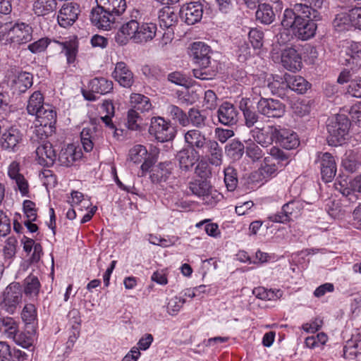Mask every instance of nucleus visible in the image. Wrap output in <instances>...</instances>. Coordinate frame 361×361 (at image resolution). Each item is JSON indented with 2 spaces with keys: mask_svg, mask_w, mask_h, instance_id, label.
<instances>
[{
  "mask_svg": "<svg viewBox=\"0 0 361 361\" xmlns=\"http://www.w3.org/2000/svg\"><path fill=\"white\" fill-rule=\"evenodd\" d=\"M117 16L97 4L91 11L90 18L92 24L99 29L109 30L116 23Z\"/></svg>",
  "mask_w": 361,
  "mask_h": 361,
  "instance_id": "ddd939ff",
  "label": "nucleus"
},
{
  "mask_svg": "<svg viewBox=\"0 0 361 361\" xmlns=\"http://www.w3.org/2000/svg\"><path fill=\"white\" fill-rule=\"evenodd\" d=\"M308 88L309 82L304 78L288 75V90L299 94H303Z\"/></svg>",
  "mask_w": 361,
  "mask_h": 361,
  "instance_id": "5fc2aeb1",
  "label": "nucleus"
},
{
  "mask_svg": "<svg viewBox=\"0 0 361 361\" xmlns=\"http://www.w3.org/2000/svg\"><path fill=\"white\" fill-rule=\"evenodd\" d=\"M267 85L273 94L283 97L288 90V75H286L283 78L276 75L273 76L271 81L268 82Z\"/></svg>",
  "mask_w": 361,
  "mask_h": 361,
  "instance_id": "58836bf2",
  "label": "nucleus"
},
{
  "mask_svg": "<svg viewBox=\"0 0 361 361\" xmlns=\"http://www.w3.org/2000/svg\"><path fill=\"white\" fill-rule=\"evenodd\" d=\"M276 143L286 149H293L300 145V140L296 133L291 130L279 126Z\"/></svg>",
  "mask_w": 361,
  "mask_h": 361,
  "instance_id": "cd10ccee",
  "label": "nucleus"
},
{
  "mask_svg": "<svg viewBox=\"0 0 361 361\" xmlns=\"http://www.w3.org/2000/svg\"><path fill=\"white\" fill-rule=\"evenodd\" d=\"M200 157L207 158L212 165L220 166L223 160V150L216 140L210 139Z\"/></svg>",
  "mask_w": 361,
  "mask_h": 361,
  "instance_id": "a878e982",
  "label": "nucleus"
},
{
  "mask_svg": "<svg viewBox=\"0 0 361 361\" xmlns=\"http://www.w3.org/2000/svg\"><path fill=\"white\" fill-rule=\"evenodd\" d=\"M23 251L26 253L27 267L35 265L39 263L44 255L43 248L39 243H36L32 238L25 235L21 239Z\"/></svg>",
  "mask_w": 361,
  "mask_h": 361,
  "instance_id": "2eb2a0df",
  "label": "nucleus"
},
{
  "mask_svg": "<svg viewBox=\"0 0 361 361\" xmlns=\"http://www.w3.org/2000/svg\"><path fill=\"white\" fill-rule=\"evenodd\" d=\"M36 334V329L32 328L26 329L25 331H17L12 339L16 345L25 348L29 349L32 347L35 341Z\"/></svg>",
  "mask_w": 361,
  "mask_h": 361,
  "instance_id": "4c0bfd02",
  "label": "nucleus"
},
{
  "mask_svg": "<svg viewBox=\"0 0 361 361\" xmlns=\"http://www.w3.org/2000/svg\"><path fill=\"white\" fill-rule=\"evenodd\" d=\"M267 153L270 156L264 157V163L258 170L259 174L262 177L261 180L265 181L276 176L277 165H286L288 164L289 159V155L277 147H271L268 149Z\"/></svg>",
  "mask_w": 361,
  "mask_h": 361,
  "instance_id": "f257e3e1",
  "label": "nucleus"
},
{
  "mask_svg": "<svg viewBox=\"0 0 361 361\" xmlns=\"http://www.w3.org/2000/svg\"><path fill=\"white\" fill-rule=\"evenodd\" d=\"M244 145L238 140H232L225 147L226 154L233 160L240 159L244 154Z\"/></svg>",
  "mask_w": 361,
  "mask_h": 361,
  "instance_id": "864d4df0",
  "label": "nucleus"
},
{
  "mask_svg": "<svg viewBox=\"0 0 361 361\" xmlns=\"http://www.w3.org/2000/svg\"><path fill=\"white\" fill-rule=\"evenodd\" d=\"M82 155L80 149H78L73 145H69L61 150L58 161L61 166L68 167L80 159Z\"/></svg>",
  "mask_w": 361,
  "mask_h": 361,
  "instance_id": "c756f323",
  "label": "nucleus"
},
{
  "mask_svg": "<svg viewBox=\"0 0 361 361\" xmlns=\"http://www.w3.org/2000/svg\"><path fill=\"white\" fill-rule=\"evenodd\" d=\"M112 76L118 84L126 88H130L134 83V75L128 65L123 61L116 63Z\"/></svg>",
  "mask_w": 361,
  "mask_h": 361,
  "instance_id": "b1692460",
  "label": "nucleus"
},
{
  "mask_svg": "<svg viewBox=\"0 0 361 361\" xmlns=\"http://www.w3.org/2000/svg\"><path fill=\"white\" fill-rule=\"evenodd\" d=\"M335 188L338 190L343 195L348 198L350 202H355L357 200V194H354L352 192V187H348V183L345 180L343 182L336 179L334 183Z\"/></svg>",
  "mask_w": 361,
  "mask_h": 361,
  "instance_id": "0e129e2a",
  "label": "nucleus"
},
{
  "mask_svg": "<svg viewBox=\"0 0 361 361\" xmlns=\"http://www.w3.org/2000/svg\"><path fill=\"white\" fill-rule=\"evenodd\" d=\"M238 114L236 107L228 102H223L216 111L218 121L221 124L227 126H231L237 123Z\"/></svg>",
  "mask_w": 361,
  "mask_h": 361,
  "instance_id": "412c9836",
  "label": "nucleus"
},
{
  "mask_svg": "<svg viewBox=\"0 0 361 361\" xmlns=\"http://www.w3.org/2000/svg\"><path fill=\"white\" fill-rule=\"evenodd\" d=\"M23 141V135L16 126H10L1 131L0 147L8 153H16L20 150Z\"/></svg>",
  "mask_w": 361,
  "mask_h": 361,
  "instance_id": "6e6552de",
  "label": "nucleus"
},
{
  "mask_svg": "<svg viewBox=\"0 0 361 361\" xmlns=\"http://www.w3.org/2000/svg\"><path fill=\"white\" fill-rule=\"evenodd\" d=\"M30 131L32 132L30 140L32 142L44 140L54 132L50 127L40 126L39 123L36 121L35 122V127L32 126L30 128Z\"/></svg>",
  "mask_w": 361,
  "mask_h": 361,
  "instance_id": "8fccbe9b",
  "label": "nucleus"
},
{
  "mask_svg": "<svg viewBox=\"0 0 361 361\" xmlns=\"http://www.w3.org/2000/svg\"><path fill=\"white\" fill-rule=\"evenodd\" d=\"M4 30L6 34V42L14 45L26 44L32 38V26L20 20L6 23Z\"/></svg>",
  "mask_w": 361,
  "mask_h": 361,
  "instance_id": "f03ea898",
  "label": "nucleus"
},
{
  "mask_svg": "<svg viewBox=\"0 0 361 361\" xmlns=\"http://www.w3.org/2000/svg\"><path fill=\"white\" fill-rule=\"evenodd\" d=\"M14 82L19 93H25L33 85V75L27 72H20Z\"/></svg>",
  "mask_w": 361,
  "mask_h": 361,
  "instance_id": "49530a36",
  "label": "nucleus"
},
{
  "mask_svg": "<svg viewBox=\"0 0 361 361\" xmlns=\"http://www.w3.org/2000/svg\"><path fill=\"white\" fill-rule=\"evenodd\" d=\"M142 118L138 112H135V109H130L127 114L126 126L132 130H140L142 123Z\"/></svg>",
  "mask_w": 361,
  "mask_h": 361,
  "instance_id": "69168bd1",
  "label": "nucleus"
},
{
  "mask_svg": "<svg viewBox=\"0 0 361 361\" xmlns=\"http://www.w3.org/2000/svg\"><path fill=\"white\" fill-rule=\"evenodd\" d=\"M210 47L202 42L192 43L190 49V56L194 62L200 66L207 67L210 64Z\"/></svg>",
  "mask_w": 361,
  "mask_h": 361,
  "instance_id": "aec40b11",
  "label": "nucleus"
},
{
  "mask_svg": "<svg viewBox=\"0 0 361 361\" xmlns=\"http://www.w3.org/2000/svg\"><path fill=\"white\" fill-rule=\"evenodd\" d=\"M139 23L136 19H130L123 23L115 35V42L120 46L127 44L130 39L136 43L135 35L139 29Z\"/></svg>",
  "mask_w": 361,
  "mask_h": 361,
  "instance_id": "f3484780",
  "label": "nucleus"
},
{
  "mask_svg": "<svg viewBox=\"0 0 361 361\" xmlns=\"http://www.w3.org/2000/svg\"><path fill=\"white\" fill-rule=\"evenodd\" d=\"M279 126L276 125L267 126L264 128L256 127L251 130L254 140L264 147L271 145L273 142H276L279 133Z\"/></svg>",
  "mask_w": 361,
  "mask_h": 361,
  "instance_id": "dca6fc26",
  "label": "nucleus"
},
{
  "mask_svg": "<svg viewBox=\"0 0 361 361\" xmlns=\"http://www.w3.org/2000/svg\"><path fill=\"white\" fill-rule=\"evenodd\" d=\"M224 183L227 190L230 192L234 191L238 183L236 170L228 166L224 169Z\"/></svg>",
  "mask_w": 361,
  "mask_h": 361,
  "instance_id": "13d9d810",
  "label": "nucleus"
},
{
  "mask_svg": "<svg viewBox=\"0 0 361 361\" xmlns=\"http://www.w3.org/2000/svg\"><path fill=\"white\" fill-rule=\"evenodd\" d=\"M361 354V341H348L343 347V356L347 359H354Z\"/></svg>",
  "mask_w": 361,
  "mask_h": 361,
  "instance_id": "4d7b16f0",
  "label": "nucleus"
},
{
  "mask_svg": "<svg viewBox=\"0 0 361 361\" xmlns=\"http://www.w3.org/2000/svg\"><path fill=\"white\" fill-rule=\"evenodd\" d=\"M314 164L320 170L322 180L331 182L336 176L337 166L335 157L329 152H317Z\"/></svg>",
  "mask_w": 361,
  "mask_h": 361,
  "instance_id": "1a4fd4ad",
  "label": "nucleus"
},
{
  "mask_svg": "<svg viewBox=\"0 0 361 361\" xmlns=\"http://www.w3.org/2000/svg\"><path fill=\"white\" fill-rule=\"evenodd\" d=\"M176 169V163L172 161H166L160 162L157 166L155 172L153 173V177L156 178L158 182H166L171 177H174V171Z\"/></svg>",
  "mask_w": 361,
  "mask_h": 361,
  "instance_id": "7c9ffc66",
  "label": "nucleus"
},
{
  "mask_svg": "<svg viewBox=\"0 0 361 361\" xmlns=\"http://www.w3.org/2000/svg\"><path fill=\"white\" fill-rule=\"evenodd\" d=\"M204 226L206 233L213 238H218L221 235V231L216 223L211 222V219H206L196 224V228H201Z\"/></svg>",
  "mask_w": 361,
  "mask_h": 361,
  "instance_id": "052dcab7",
  "label": "nucleus"
},
{
  "mask_svg": "<svg viewBox=\"0 0 361 361\" xmlns=\"http://www.w3.org/2000/svg\"><path fill=\"white\" fill-rule=\"evenodd\" d=\"M223 198V195L216 189H214L210 186L208 190V192L204 195L202 199L204 204L214 207L217 202H219Z\"/></svg>",
  "mask_w": 361,
  "mask_h": 361,
  "instance_id": "774afa93",
  "label": "nucleus"
},
{
  "mask_svg": "<svg viewBox=\"0 0 361 361\" xmlns=\"http://www.w3.org/2000/svg\"><path fill=\"white\" fill-rule=\"evenodd\" d=\"M312 102L310 100L297 101L293 105L294 114L300 117L308 115L311 111Z\"/></svg>",
  "mask_w": 361,
  "mask_h": 361,
  "instance_id": "338daca9",
  "label": "nucleus"
},
{
  "mask_svg": "<svg viewBox=\"0 0 361 361\" xmlns=\"http://www.w3.org/2000/svg\"><path fill=\"white\" fill-rule=\"evenodd\" d=\"M35 121L40 126L50 127L55 131L56 123V111L50 105H47L44 109L35 115Z\"/></svg>",
  "mask_w": 361,
  "mask_h": 361,
  "instance_id": "72a5a7b5",
  "label": "nucleus"
},
{
  "mask_svg": "<svg viewBox=\"0 0 361 361\" xmlns=\"http://www.w3.org/2000/svg\"><path fill=\"white\" fill-rule=\"evenodd\" d=\"M249 41L251 43L253 49H260L264 43V32L257 29L252 28L248 33Z\"/></svg>",
  "mask_w": 361,
  "mask_h": 361,
  "instance_id": "e2e57ef3",
  "label": "nucleus"
},
{
  "mask_svg": "<svg viewBox=\"0 0 361 361\" xmlns=\"http://www.w3.org/2000/svg\"><path fill=\"white\" fill-rule=\"evenodd\" d=\"M64 51L66 56L67 63H74L78 52V42L77 39H71L64 42H56Z\"/></svg>",
  "mask_w": 361,
  "mask_h": 361,
  "instance_id": "37998d69",
  "label": "nucleus"
},
{
  "mask_svg": "<svg viewBox=\"0 0 361 361\" xmlns=\"http://www.w3.org/2000/svg\"><path fill=\"white\" fill-rule=\"evenodd\" d=\"M159 22L161 27L170 28L177 24L178 16L169 8H164L159 11Z\"/></svg>",
  "mask_w": 361,
  "mask_h": 361,
  "instance_id": "a18cd8bd",
  "label": "nucleus"
},
{
  "mask_svg": "<svg viewBox=\"0 0 361 361\" xmlns=\"http://www.w3.org/2000/svg\"><path fill=\"white\" fill-rule=\"evenodd\" d=\"M114 84L111 80L106 78H94L88 83V90H82L84 98L87 101H95L97 97L95 93L106 94L113 90Z\"/></svg>",
  "mask_w": 361,
  "mask_h": 361,
  "instance_id": "9d476101",
  "label": "nucleus"
},
{
  "mask_svg": "<svg viewBox=\"0 0 361 361\" xmlns=\"http://www.w3.org/2000/svg\"><path fill=\"white\" fill-rule=\"evenodd\" d=\"M340 63L356 73L361 68V44L354 41L347 42L342 51Z\"/></svg>",
  "mask_w": 361,
  "mask_h": 361,
  "instance_id": "0eeeda50",
  "label": "nucleus"
},
{
  "mask_svg": "<svg viewBox=\"0 0 361 361\" xmlns=\"http://www.w3.org/2000/svg\"><path fill=\"white\" fill-rule=\"evenodd\" d=\"M210 186L206 180H197L190 183L189 190L193 195L202 199L206 192H208Z\"/></svg>",
  "mask_w": 361,
  "mask_h": 361,
  "instance_id": "bf43d9fd",
  "label": "nucleus"
},
{
  "mask_svg": "<svg viewBox=\"0 0 361 361\" xmlns=\"http://www.w3.org/2000/svg\"><path fill=\"white\" fill-rule=\"evenodd\" d=\"M176 157L179 162L180 169L188 171L193 167L200 157L199 154L193 151L183 149L178 152Z\"/></svg>",
  "mask_w": 361,
  "mask_h": 361,
  "instance_id": "f704fd0d",
  "label": "nucleus"
},
{
  "mask_svg": "<svg viewBox=\"0 0 361 361\" xmlns=\"http://www.w3.org/2000/svg\"><path fill=\"white\" fill-rule=\"evenodd\" d=\"M257 108L260 114L267 118H281L286 112V105L281 101L262 97L257 103Z\"/></svg>",
  "mask_w": 361,
  "mask_h": 361,
  "instance_id": "9b49d317",
  "label": "nucleus"
},
{
  "mask_svg": "<svg viewBox=\"0 0 361 361\" xmlns=\"http://www.w3.org/2000/svg\"><path fill=\"white\" fill-rule=\"evenodd\" d=\"M129 160L135 164H141V170L143 173L149 171L154 164V157L149 154L147 148L142 145L133 147L128 153Z\"/></svg>",
  "mask_w": 361,
  "mask_h": 361,
  "instance_id": "4468645a",
  "label": "nucleus"
},
{
  "mask_svg": "<svg viewBox=\"0 0 361 361\" xmlns=\"http://www.w3.org/2000/svg\"><path fill=\"white\" fill-rule=\"evenodd\" d=\"M157 25L153 23H139V29L135 35L136 43L142 44L154 39L157 32Z\"/></svg>",
  "mask_w": 361,
  "mask_h": 361,
  "instance_id": "e433bc0d",
  "label": "nucleus"
},
{
  "mask_svg": "<svg viewBox=\"0 0 361 361\" xmlns=\"http://www.w3.org/2000/svg\"><path fill=\"white\" fill-rule=\"evenodd\" d=\"M350 122L344 114H338L329 120L326 128L329 134L328 142L331 145H342L348 135Z\"/></svg>",
  "mask_w": 361,
  "mask_h": 361,
  "instance_id": "7ed1b4c3",
  "label": "nucleus"
},
{
  "mask_svg": "<svg viewBox=\"0 0 361 361\" xmlns=\"http://www.w3.org/2000/svg\"><path fill=\"white\" fill-rule=\"evenodd\" d=\"M20 317L26 329H37L38 324L37 309L33 303H25L20 312Z\"/></svg>",
  "mask_w": 361,
  "mask_h": 361,
  "instance_id": "2f4dec72",
  "label": "nucleus"
},
{
  "mask_svg": "<svg viewBox=\"0 0 361 361\" xmlns=\"http://www.w3.org/2000/svg\"><path fill=\"white\" fill-rule=\"evenodd\" d=\"M317 23L313 19L297 22L290 27L293 29L295 36L302 40H307L314 36L317 30Z\"/></svg>",
  "mask_w": 361,
  "mask_h": 361,
  "instance_id": "c85d7f7f",
  "label": "nucleus"
},
{
  "mask_svg": "<svg viewBox=\"0 0 361 361\" xmlns=\"http://www.w3.org/2000/svg\"><path fill=\"white\" fill-rule=\"evenodd\" d=\"M132 109L135 112L149 111L152 109V104L149 97L141 94H132L130 96Z\"/></svg>",
  "mask_w": 361,
  "mask_h": 361,
  "instance_id": "c03bdc74",
  "label": "nucleus"
},
{
  "mask_svg": "<svg viewBox=\"0 0 361 361\" xmlns=\"http://www.w3.org/2000/svg\"><path fill=\"white\" fill-rule=\"evenodd\" d=\"M20 286L23 295L24 294L26 298L32 301L38 299L42 285L37 276L30 273L25 278Z\"/></svg>",
  "mask_w": 361,
  "mask_h": 361,
  "instance_id": "393cba45",
  "label": "nucleus"
},
{
  "mask_svg": "<svg viewBox=\"0 0 361 361\" xmlns=\"http://www.w3.org/2000/svg\"><path fill=\"white\" fill-rule=\"evenodd\" d=\"M23 290L20 283L18 282L11 283L5 289L3 299L0 302L2 310L8 314H15L22 302Z\"/></svg>",
  "mask_w": 361,
  "mask_h": 361,
  "instance_id": "39448f33",
  "label": "nucleus"
},
{
  "mask_svg": "<svg viewBox=\"0 0 361 361\" xmlns=\"http://www.w3.org/2000/svg\"><path fill=\"white\" fill-rule=\"evenodd\" d=\"M96 3L116 16H120L126 9V0H96Z\"/></svg>",
  "mask_w": 361,
  "mask_h": 361,
  "instance_id": "79ce46f5",
  "label": "nucleus"
},
{
  "mask_svg": "<svg viewBox=\"0 0 361 361\" xmlns=\"http://www.w3.org/2000/svg\"><path fill=\"white\" fill-rule=\"evenodd\" d=\"M35 152L37 161L42 166H51L56 159V153L53 149L52 145L49 142L39 145Z\"/></svg>",
  "mask_w": 361,
  "mask_h": 361,
  "instance_id": "bb28decb",
  "label": "nucleus"
},
{
  "mask_svg": "<svg viewBox=\"0 0 361 361\" xmlns=\"http://www.w3.org/2000/svg\"><path fill=\"white\" fill-rule=\"evenodd\" d=\"M188 126L190 123L192 126L202 128L206 125L207 117L199 109L191 108L188 113Z\"/></svg>",
  "mask_w": 361,
  "mask_h": 361,
  "instance_id": "603ef678",
  "label": "nucleus"
},
{
  "mask_svg": "<svg viewBox=\"0 0 361 361\" xmlns=\"http://www.w3.org/2000/svg\"><path fill=\"white\" fill-rule=\"evenodd\" d=\"M203 13V4L200 1H192L180 7L179 16L183 22L188 25H192L201 20Z\"/></svg>",
  "mask_w": 361,
  "mask_h": 361,
  "instance_id": "f8f14e48",
  "label": "nucleus"
},
{
  "mask_svg": "<svg viewBox=\"0 0 361 361\" xmlns=\"http://www.w3.org/2000/svg\"><path fill=\"white\" fill-rule=\"evenodd\" d=\"M349 12H342L336 15L332 25L338 32L349 30L352 27Z\"/></svg>",
  "mask_w": 361,
  "mask_h": 361,
  "instance_id": "de8ad7c7",
  "label": "nucleus"
},
{
  "mask_svg": "<svg viewBox=\"0 0 361 361\" xmlns=\"http://www.w3.org/2000/svg\"><path fill=\"white\" fill-rule=\"evenodd\" d=\"M166 111L169 116H170L174 121L178 122L180 126H188V114H186L180 107L173 104H170L167 106Z\"/></svg>",
  "mask_w": 361,
  "mask_h": 361,
  "instance_id": "09e8293b",
  "label": "nucleus"
},
{
  "mask_svg": "<svg viewBox=\"0 0 361 361\" xmlns=\"http://www.w3.org/2000/svg\"><path fill=\"white\" fill-rule=\"evenodd\" d=\"M149 133L160 142H165L173 140L176 137V127L171 125L170 121L164 118L152 117L149 127Z\"/></svg>",
  "mask_w": 361,
  "mask_h": 361,
  "instance_id": "423d86ee",
  "label": "nucleus"
},
{
  "mask_svg": "<svg viewBox=\"0 0 361 361\" xmlns=\"http://www.w3.org/2000/svg\"><path fill=\"white\" fill-rule=\"evenodd\" d=\"M0 326L5 328L4 333L8 338H11L18 331V322L11 317H6L0 314Z\"/></svg>",
  "mask_w": 361,
  "mask_h": 361,
  "instance_id": "3c124183",
  "label": "nucleus"
},
{
  "mask_svg": "<svg viewBox=\"0 0 361 361\" xmlns=\"http://www.w3.org/2000/svg\"><path fill=\"white\" fill-rule=\"evenodd\" d=\"M80 11L78 4L73 2L64 4L57 16L59 25L64 28L73 25L78 19Z\"/></svg>",
  "mask_w": 361,
  "mask_h": 361,
  "instance_id": "a211bd4d",
  "label": "nucleus"
},
{
  "mask_svg": "<svg viewBox=\"0 0 361 361\" xmlns=\"http://www.w3.org/2000/svg\"><path fill=\"white\" fill-rule=\"evenodd\" d=\"M249 101L250 99L242 98L240 101L239 108L243 112L245 125L247 128H252L259 121V113L258 111H256L253 107L248 106Z\"/></svg>",
  "mask_w": 361,
  "mask_h": 361,
  "instance_id": "473e14b6",
  "label": "nucleus"
},
{
  "mask_svg": "<svg viewBox=\"0 0 361 361\" xmlns=\"http://www.w3.org/2000/svg\"><path fill=\"white\" fill-rule=\"evenodd\" d=\"M44 98L40 91L34 92L30 97L27 105V111L30 115L35 116L44 109L47 104L44 102Z\"/></svg>",
  "mask_w": 361,
  "mask_h": 361,
  "instance_id": "ea45409f",
  "label": "nucleus"
},
{
  "mask_svg": "<svg viewBox=\"0 0 361 361\" xmlns=\"http://www.w3.org/2000/svg\"><path fill=\"white\" fill-rule=\"evenodd\" d=\"M255 16L257 20L264 25H270L275 20V13L273 8L267 3L258 4Z\"/></svg>",
  "mask_w": 361,
  "mask_h": 361,
  "instance_id": "a19ab883",
  "label": "nucleus"
},
{
  "mask_svg": "<svg viewBox=\"0 0 361 361\" xmlns=\"http://www.w3.org/2000/svg\"><path fill=\"white\" fill-rule=\"evenodd\" d=\"M18 240L14 236L8 237L5 241V245L3 248V255L6 262L9 264L11 261L15 257Z\"/></svg>",
  "mask_w": 361,
  "mask_h": 361,
  "instance_id": "6e6d98bb",
  "label": "nucleus"
},
{
  "mask_svg": "<svg viewBox=\"0 0 361 361\" xmlns=\"http://www.w3.org/2000/svg\"><path fill=\"white\" fill-rule=\"evenodd\" d=\"M281 64L289 71H300L302 67L300 54L292 47L285 49L281 53Z\"/></svg>",
  "mask_w": 361,
  "mask_h": 361,
  "instance_id": "4be33fe9",
  "label": "nucleus"
},
{
  "mask_svg": "<svg viewBox=\"0 0 361 361\" xmlns=\"http://www.w3.org/2000/svg\"><path fill=\"white\" fill-rule=\"evenodd\" d=\"M57 5L55 0H35L32 4V11L37 16L44 17L55 12Z\"/></svg>",
  "mask_w": 361,
  "mask_h": 361,
  "instance_id": "c9c22d12",
  "label": "nucleus"
},
{
  "mask_svg": "<svg viewBox=\"0 0 361 361\" xmlns=\"http://www.w3.org/2000/svg\"><path fill=\"white\" fill-rule=\"evenodd\" d=\"M80 141L84 150L90 152L102 141V132L96 126L85 127L80 133Z\"/></svg>",
  "mask_w": 361,
  "mask_h": 361,
  "instance_id": "6ab92c4d",
  "label": "nucleus"
},
{
  "mask_svg": "<svg viewBox=\"0 0 361 361\" xmlns=\"http://www.w3.org/2000/svg\"><path fill=\"white\" fill-rule=\"evenodd\" d=\"M304 209V202L300 200H292L284 204L281 211L268 215L272 223L286 224L298 219Z\"/></svg>",
  "mask_w": 361,
  "mask_h": 361,
  "instance_id": "20e7f679",
  "label": "nucleus"
},
{
  "mask_svg": "<svg viewBox=\"0 0 361 361\" xmlns=\"http://www.w3.org/2000/svg\"><path fill=\"white\" fill-rule=\"evenodd\" d=\"M186 300L183 297L180 295H176L171 298L167 303V312L171 315H176L183 305L185 303Z\"/></svg>",
  "mask_w": 361,
  "mask_h": 361,
  "instance_id": "680f3d73",
  "label": "nucleus"
},
{
  "mask_svg": "<svg viewBox=\"0 0 361 361\" xmlns=\"http://www.w3.org/2000/svg\"><path fill=\"white\" fill-rule=\"evenodd\" d=\"M184 138L185 142L191 148V151L199 154L202 151L204 152V148L210 140L207 138L204 133L196 129L188 130L184 135Z\"/></svg>",
  "mask_w": 361,
  "mask_h": 361,
  "instance_id": "5701e85b",
  "label": "nucleus"
}]
</instances>
